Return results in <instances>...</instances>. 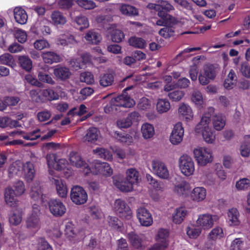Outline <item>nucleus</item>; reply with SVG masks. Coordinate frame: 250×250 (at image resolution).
<instances>
[{
  "instance_id": "52",
  "label": "nucleus",
  "mask_w": 250,
  "mask_h": 250,
  "mask_svg": "<svg viewBox=\"0 0 250 250\" xmlns=\"http://www.w3.org/2000/svg\"><path fill=\"white\" fill-rule=\"evenodd\" d=\"M127 237L131 245L135 248L141 249L143 247L141 238L135 233L133 232L129 233L127 234Z\"/></svg>"
},
{
  "instance_id": "28",
  "label": "nucleus",
  "mask_w": 250,
  "mask_h": 250,
  "mask_svg": "<svg viewBox=\"0 0 250 250\" xmlns=\"http://www.w3.org/2000/svg\"><path fill=\"white\" fill-rule=\"evenodd\" d=\"M187 214V210L184 207L176 208L172 215V221L176 224H180L184 220Z\"/></svg>"
},
{
  "instance_id": "2",
  "label": "nucleus",
  "mask_w": 250,
  "mask_h": 250,
  "mask_svg": "<svg viewBox=\"0 0 250 250\" xmlns=\"http://www.w3.org/2000/svg\"><path fill=\"white\" fill-rule=\"evenodd\" d=\"M214 112V109L213 107H208L207 111L203 113L200 122L195 128V132L201 134L203 140L208 144H214L216 139L214 131L209 126L211 117Z\"/></svg>"
},
{
  "instance_id": "37",
  "label": "nucleus",
  "mask_w": 250,
  "mask_h": 250,
  "mask_svg": "<svg viewBox=\"0 0 250 250\" xmlns=\"http://www.w3.org/2000/svg\"><path fill=\"white\" fill-rule=\"evenodd\" d=\"M84 38L89 43L93 44H97L102 40L100 34L94 30H89L87 31Z\"/></svg>"
},
{
  "instance_id": "15",
  "label": "nucleus",
  "mask_w": 250,
  "mask_h": 250,
  "mask_svg": "<svg viewBox=\"0 0 250 250\" xmlns=\"http://www.w3.org/2000/svg\"><path fill=\"white\" fill-rule=\"evenodd\" d=\"M185 133L184 128L181 122L175 124L169 136V141L175 146L179 145L183 140Z\"/></svg>"
},
{
  "instance_id": "26",
  "label": "nucleus",
  "mask_w": 250,
  "mask_h": 250,
  "mask_svg": "<svg viewBox=\"0 0 250 250\" xmlns=\"http://www.w3.org/2000/svg\"><path fill=\"white\" fill-rule=\"evenodd\" d=\"M173 190L178 195L186 197L189 195L188 194L190 191V187L187 182L182 181L176 183Z\"/></svg>"
},
{
  "instance_id": "16",
  "label": "nucleus",
  "mask_w": 250,
  "mask_h": 250,
  "mask_svg": "<svg viewBox=\"0 0 250 250\" xmlns=\"http://www.w3.org/2000/svg\"><path fill=\"white\" fill-rule=\"evenodd\" d=\"M91 173L94 174L101 173L104 175L109 176L112 174L113 170L108 163L95 160L92 162Z\"/></svg>"
},
{
  "instance_id": "20",
  "label": "nucleus",
  "mask_w": 250,
  "mask_h": 250,
  "mask_svg": "<svg viewBox=\"0 0 250 250\" xmlns=\"http://www.w3.org/2000/svg\"><path fill=\"white\" fill-rule=\"evenodd\" d=\"M31 31L38 35L47 36L51 33L50 28L46 25L45 20L37 21L31 27Z\"/></svg>"
},
{
  "instance_id": "45",
  "label": "nucleus",
  "mask_w": 250,
  "mask_h": 250,
  "mask_svg": "<svg viewBox=\"0 0 250 250\" xmlns=\"http://www.w3.org/2000/svg\"><path fill=\"white\" fill-rule=\"evenodd\" d=\"M54 74L57 78L65 80L70 77L71 72L66 67L57 66L54 69Z\"/></svg>"
},
{
  "instance_id": "13",
  "label": "nucleus",
  "mask_w": 250,
  "mask_h": 250,
  "mask_svg": "<svg viewBox=\"0 0 250 250\" xmlns=\"http://www.w3.org/2000/svg\"><path fill=\"white\" fill-rule=\"evenodd\" d=\"M48 206L50 212L55 217H62L66 211L65 206L58 199H50L48 202Z\"/></svg>"
},
{
  "instance_id": "39",
  "label": "nucleus",
  "mask_w": 250,
  "mask_h": 250,
  "mask_svg": "<svg viewBox=\"0 0 250 250\" xmlns=\"http://www.w3.org/2000/svg\"><path fill=\"white\" fill-rule=\"evenodd\" d=\"M191 102L196 107H201L204 103L202 93L198 90H194L191 93Z\"/></svg>"
},
{
  "instance_id": "3",
  "label": "nucleus",
  "mask_w": 250,
  "mask_h": 250,
  "mask_svg": "<svg viewBox=\"0 0 250 250\" xmlns=\"http://www.w3.org/2000/svg\"><path fill=\"white\" fill-rule=\"evenodd\" d=\"M25 191L23 182L17 181L13 184V187H8L5 189L4 200L7 205L15 207L18 202V197L22 195Z\"/></svg>"
},
{
  "instance_id": "27",
  "label": "nucleus",
  "mask_w": 250,
  "mask_h": 250,
  "mask_svg": "<svg viewBox=\"0 0 250 250\" xmlns=\"http://www.w3.org/2000/svg\"><path fill=\"white\" fill-rule=\"evenodd\" d=\"M41 56L43 62L46 63H57L62 61L60 55L52 51L42 52Z\"/></svg>"
},
{
  "instance_id": "35",
  "label": "nucleus",
  "mask_w": 250,
  "mask_h": 250,
  "mask_svg": "<svg viewBox=\"0 0 250 250\" xmlns=\"http://www.w3.org/2000/svg\"><path fill=\"white\" fill-rule=\"evenodd\" d=\"M108 30L114 42H119L124 38V33L121 30L116 29V26L115 24L110 25L108 28Z\"/></svg>"
},
{
  "instance_id": "46",
  "label": "nucleus",
  "mask_w": 250,
  "mask_h": 250,
  "mask_svg": "<svg viewBox=\"0 0 250 250\" xmlns=\"http://www.w3.org/2000/svg\"><path fill=\"white\" fill-rule=\"evenodd\" d=\"M170 108V104L166 99H159L156 104V110L159 114L167 112Z\"/></svg>"
},
{
  "instance_id": "10",
  "label": "nucleus",
  "mask_w": 250,
  "mask_h": 250,
  "mask_svg": "<svg viewBox=\"0 0 250 250\" xmlns=\"http://www.w3.org/2000/svg\"><path fill=\"white\" fill-rule=\"evenodd\" d=\"M216 75V69L214 65L210 64L205 65L199 72L198 81L203 85L208 84L213 80Z\"/></svg>"
},
{
  "instance_id": "4",
  "label": "nucleus",
  "mask_w": 250,
  "mask_h": 250,
  "mask_svg": "<svg viewBox=\"0 0 250 250\" xmlns=\"http://www.w3.org/2000/svg\"><path fill=\"white\" fill-rule=\"evenodd\" d=\"M41 214L39 205L33 204L31 212L28 215L25 220L26 228L32 234L37 233L41 228Z\"/></svg>"
},
{
  "instance_id": "19",
  "label": "nucleus",
  "mask_w": 250,
  "mask_h": 250,
  "mask_svg": "<svg viewBox=\"0 0 250 250\" xmlns=\"http://www.w3.org/2000/svg\"><path fill=\"white\" fill-rule=\"evenodd\" d=\"M140 114L134 111L129 113L126 118L119 119L117 121V125L120 128H126L131 126L133 122L139 120Z\"/></svg>"
},
{
  "instance_id": "61",
  "label": "nucleus",
  "mask_w": 250,
  "mask_h": 250,
  "mask_svg": "<svg viewBox=\"0 0 250 250\" xmlns=\"http://www.w3.org/2000/svg\"><path fill=\"white\" fill-rule=\"evenodd\" d=\"M250 187V180L247 178L240 179L235 183V188L238 190H245Z\"/></svg>"
},
{
  "instance_id": "59",
  "label": "nucleus",
  "mask_w": 250,
  "mask_h": 250,
  "mask_svg": "<svg viewBox=\"0 0 250 250\" xmlns=\"http://www.w3.org/2000/svg\"><path fill=\"white\" fill-rule=\"evenodd\" d=\"M42 95L45 99L49 101L58 100L59 98L58 93L51 88L43 90Z\"/></svg>"
},
{
  "instance_id": "54",
  "label": "nucleus",
  "mask_w": 250,
  "mask_h": 250,
  "mask_svg": "<svg viewBox=\"0 0 250 250\" xmlns=\"http://www.w3.org/2000/svg\"><path fill=\"white\" fill-rule=\"evenodd\" d=\"M19 61L21 66L27 71H30L32 68V62L26 56H19Z\"/></svg>"
},
{
  "instance_id": "41",
  "label": "nucleus",
  "mask_w": 250,
  "mask_h": 250,
  "mask_svg": "<svg viewBox=\"0 0 250 250\" xmlns=\"http://www.w3.org/2000/svg\"><path fill=\"white\" fill-rule=\"evenodd\" d=\"M169 236V231L167 229H160L156 235L155 239L157 242L167 247L168 245V237Z\"/></svg>"
},
{
  "instance_id": "63",
  "label": "nucleus",
  "mask_w": 250,
  "mask_h": 250,
  "mask_svg": "<svg viewBox=\"0 0 250 250\" xmlns=\"http://www.w3.org/2000/svg\"><path fill=\"white\" fill-rule=\"evenodd\" d=\"M34 47L37 50H42L50 48V45L46 40L40 39L34 42Z\"/></svg>"
},
{
  "instance_id": "58",
  "label": "nucleus",
  "mask_w": 250,
  "mask_h": 250,
  "mask_svg": "<svg viewBox=\"0 0 250 250\" xmlns=\"http://www.w3.org/2000/svg\"><path fill=\"white\" fill-rule=\"evenodd\" d=\"M76 2L80 7L85 10H92L97 6L92 0H76Z\"/></svg>"
},
{
  "instance_id": "9",
  "label": "nucleus",
  "mask_w": 250,
  "mask_h": 250,
  "mask_svg": "<svg viewBox=\"0 0 250 250\" xmlns=\"http://www.w3.org/2000/svg\"><path fill=\"white\" fill-rule=\"evenodd\" d=\"M219 219L218 215L206 213L199 215L196 223L202 230H208L213 227Z\"/></svg>"
},
{
  "instance_id": "14",
  "label": "nucleus",
  "mask_w": 250,
  "mask_h": 250,
  "mask_svg": "<svg viewBox=\"0 0 250 250\" xmlns=\"http://www.w3.org/2000/svg\"><path fill=\"white\" fill-rule=\"evenodd\" d=\"M72 201L76 205H82L86 202L88 196L85 190L81 187L76 186L71 190Z\"/></svg>"
},
{
  "instance_id": "21",
  "label": "nucleus",
  "mask_w": 250,
  "mask_h": 250,
  "mask_svg": "<svg viewBox=\"0 0 250 250\" xmlns=\"http://www.w3.org/2000/svg\"><path fill=\"white\" fill-rule=\"evenodd\" d=\"M137 216L142 226L148 227L153 223V218L151 213L144 208H140L138 209Z\"/></svg>"
},
{
  "instance_id": "64",
  "label": "nucleus",
  "mask_w": 250,
  "mask_h": 250,
  "mask_svg": "<svg viewBox=\"0 0 250 250\" xmlns=\"http://www.w3.org/2000/svg\"><path fill=\"white\" fill-rule=\"evenodd\" d=\"M38 77L39 81L43 83L50 84H54L55 83V81L53 80L51 76L43 73L42 71L39 70L38 71Z\"/></svg>"
},
{
  "instance_id": "17",
  "label": "nucleus",
  "mask_w": 250,
  "mask_h": 250,
  "mask_svg": "<svg viewBox=\"0 0 250 250\" xmlns=\"http://www.w3.org/2000/svg\"><path fill=\"white\" fill-rule=\"evenodd\" d=\"M29 195L31 198L38 204L44 202L46 196L42 193V190L39 182H35L31 187Z\"/></svg>"
},
{
  "instance_id": "47",
  "label": "nucleus",
  "mask_w": 250,
  "mask_h": 250,
  "mask_svg": "<svg viewBox=\"0 0 250 250\" xmlns=\"http://www.w3.org/2000/svg\"><path fill=\"white\" fill-rule=\"evenodd\" d=\"M141 132L143 138L145 139L151 138L155 134V130L152 125L145 123L141 127Z\"/></svg>"
},
{
  "instance_id": "50",
  "label": "nucleus",
  "mask_w": 250,
  "mask_h": 250,
  "mask_svg": "<svg viewBox=\"0 0 250 250\" xmlns=\"http://www.w3.org/2000/svg\"><path fill=\"white\" fill-rule=\"evenodd\" d=\"M77 24L78 28L80 30L87 28L89 26V22L88 19L83 15H80L76 17L74 20Z\"/></svg>"
},
{
  "instance_id": "1",
  "label": "nucleus",
  "mask_w": 250,
  "mask_h": 250,
  "mask_svg": "<svg viewBox=\"0 0 250 250\" xmlns=\"http://www.w3.org/2000/svg\"><path fill=\"white\" fill-rule=\"evenodd\" d=\"M147 7L158 12V16L160 19L156 21V23L157 25L171 26L178 22L176 18L167 13L174 9V7L168 1L160 0L157 1L156 3L148 4Z\"/></svg>"
},
{
  "instance_id": "25",
  "label": "nucleus",
  "mask_w": 250,
  "mask_h": 250,
  "mask_svg": "<svg viewBox=\"0 0 250 250\" xmlns=\"http://www.w3.org/2000/svg\"><path fill=\"white\" fill-rule=\"evenodd\" d=\"M51 182L55 186L58 196L61 198L66 197L68 189L65 183L59 178L52 177Z\"/></svg>"
},
{
  "instance_id": "48",
  "label": "nucleus",
  "mask_w": 250,
  "mask_h": 250,
  "mask_svg": "<svg viewBox=\"0 0 250 250\" xmlns=\"http://www.w3.org/2000/svg\"><path fill=\"white\" fill-rule=\"evenodd\" d=\"M202 229L197 225L190 224L186 229V233L191 239H196L201 233Z\"/></svg>"
},
{
  "instance_id": "30",
  "label": "nucleus",
  "mask_w": 250,
  "mask_h": 250,
  "mask_svg": "<svg viewBox=\"0 0 250 250\" xmlns=\"http://www.w3.org/2000/svg\"><path fill=\"white\" fill-rule=\"evenodd\" d=\"M118 5L120 11L124 15L136 16L139 14L138 10L133 6L125 3H119Z\"/></svg>"
},
{
  "instance_id": "56",
  "label": "nucleus",
  "mask_w": 250,
  "mask_h": 250,
  "mask_svg": "<svg viewBox=\"0 0 250 250\" xmlns=\"http://www.w3.org/2000/svg\"><path fill=\"white\" fill-rule=\"evenodd\" d=\"M65 234L68 238H73L77 234L82 236L81 232L75 228L74 225L71 222H68L65 225Z\"/></svg>"
},
{
  "instance_id": "49",
  "label": "nucleus",
  "mask_w": 250,
  "mask_h": 250,
  "mask_svg": "<svg viewBox=\"0 0 250 250\" xmlns=\"http://www.w3.org/2000/svg\"><path fill=\"white\" fill-rule=\"evenodd\" d=\"M114 137L119 142L127 145H130L133 142V137L129 134L120 133L116 131Z\"/></svg>"
},
{
  "instance_id": "31",
  "label": "nucleus",
  "mask_w": 250,
  "mask_h": 250,
  "mask_svg": "<svg viewBox=\"0 0 250 250\" xmlns=\"http://www.w3.org/2000/svg\"><path fill=\"white\" fill-rule=\"evenodd\" d=\"M22 174H24L25 178L27 182L32 181L35 173L34 167L31 162H26L25 164H22Z\"/></svg>"
},
{
  "instance_id": "29",
  "label": "nucleus",
  "mask_w": 250,
  "mask_h": 250,
  "mask_svg": "<svg viewBox=\"0 0 250 250\" xmlns=\"http://www.w3.org/2000/svg\"><path fill=\"white\" fill-rule=\"evenodd\" d=\"M14 16L16 22L21 24L26 23L28 16L25 10L21 7H16L14 9Z\"/></svg>"
},
{
  "instance_id": "53",
  "label": "nucleus",
  "mask_w": 250,
  "mask_h": 250,
  "mask_svg": "<svg viewBox=\"0 0 250 250\" xmlns=\"http://www.w3.org/2000/svg\"><path fill=\"white\" fill-rule=\"evenodd\" d=\"M93 152L100 158L108 161H110L113 158L112 154L111 152L102 147H97L93 149Z\"/></svg>"
},
{
  "instance_id": "33",
  "label": "nucleus",
  "mask_w": 250,
  "mask_h": 250,
  "mask_svg": "<svg viewBox=\"0 0 250 250\" xmlns=\"http://www.w3.org/2000/svg\"><path fill=\"white\" fill-rule=\"evenodd\" d=\"M226 117L221 113L216 114L213 117L212 125L215 130H222L226 125Z\"/></svg>"
},
{
  "instance_id": "36",
  "label": "nucleus",
  "mask_w": 250,
  "mask_h": 250,
  "mask_svg": "<svg viewBox=\"0 0 250 250\" xmlns=\"http://www.w3.org/2000/svg\"><path fill=\"white\" fill-rule=\"evenodd\" d=\"M239 213L235 208L229 209L228 212L227 221L230 226H238L240 224Z\"/></svg>"
},
{
  "instance_id": "32",
  "label": "nucleus",
  "mask_w": 250,
  "mask_h": 250,
  "mask_svg": "<svg viewBox=\"0 0 250 250\" xmlns=\"http://www.w3.org/2000/svg\"><path fill=\"white\" fill-rule=\"evenodd\" d=\"M22 219V211L20 208H16L12 210L9 215V221L13 226L19 225Z\"/></svg>"
},
{
  "instance_id": "6",
  "label": "nucleus",
  "mask_w": 250,
  "mask_h": 250,
  "mask_svg": "<svg viewBox=\"0 0 250 250\" xmlns=\"http://www.w3.org/2000/svg\"><path fill=\"white\" fill-rule=\"evenodd\" d=\"M193 153L196 162L201 166H205L213 161L212 151L208 147L198 146L194 148Z\"/></svg>"
},
{
  "instance_id": "34",
  "label": "nucleus",
  "mask_w": 250,
  "mask_h": 250,
  "mask_svg": "<svg viewBox=\"0 0 250 250\" xmlns=\"http://www.w3.org/2000/svg\"><path fill=\"white\" fill-rule=\"evenodd\" d=\"M52 23L55 26H61L67 21L66 17L62 13L58 11H53L51 15Z\"/></svg>"
},
{
  "instance_id": "42",
  "label": "nucleus",
  "mask_w": 250,
  "mask_h": 250,
  "mask_svg": "<svg viewBox=\"0 0 250 250\" xmlns=\"http://www.w3.org/2000/svg\"><path fill=\"white\" fill-rule=\"evenodd\" d=\"M126 179L133 185H136L140 180L139 172L134 168L128 169L126 171Z\"/></svg>"
},
{
  "instance_id": "57",
  "label": "nucleus",
  "mask_w": 250,
  "mask_h": 250,
  "mask_svg": "<svg viewBox=\"0 0 250 250\" xmlns=\"http://www.w3.org/2000/svg\"><path fill=\"white\" fill-rule=\"evenodd\" d=\"M224 236L223 229L219 226L213 228L208 234V239L211 240H216L221 239Z\"/></svg>"
},
{
  "instance_id": "8",
  "label": "nucleus",
  "mask_w": 250,
  "mask_h": 250,
  "mask_svg": "<svg viewBox=\"0 0 250 250\" xmlns=\"http://www.w3.org/2000/svg\"><path fill=\"white\" fill-rule=\"evenodd\" d=\"M178 167L185 176L192 175L195 171V164L192 158L188 155H182L178 160Z\"/></svg>"
},
{
  "instance_id": "23",
  "label": "nucleus",
  "mask_w": 250,
  "mask_h": 250,
  "mask_svg": "<svg viewBox=\"0 0 250 250\" xmlns=\"http://www.w3.org/2000/svg\"><path fill=\"white\" fill-rule=\"evenodd\" d=\"M92 61V56L88 53L83 54L82 57L78 60L74 58L69 62V64L75 70L83 68L84 65L89 63Z\"/></svg>"
},
{
  "instance_id": "7",
  "label": "nucleus",
  "mask_w": 250,
  "mask_h": 250,
  "mask_svg": "<svg viewBox=\"0 0 250 250\" xmlns=\"http://www.w3.org/2000/svg\"><path fill=\"white\" fill-rule=\"evenodd\" d=\"M69 160L72 166L81 168L85 175L91 173L92 163L84 160L79 153L71 152L69 154Z\"/></svg>"
},
{
  "instance_id": "22",
  "label": "nucleus",
  "mask_w": 250,
  "mask_h": 250,
  "mask_svg": "<svg viewBox=\"0 0 250 250\" xmlns=\"http://www.w3.org/2000/svg\"><path fill=\"white\" fill-rule=\"evenodd\" d=\"M207 190L203 187H196L191 191L189 197L192 201L195 202H202L207 197Z\"/></svg>"
},
{
  "instance_id": "11",
  "label": "nucleus",
  "mask_w": 250,
  "mask_h": 250,
  "mask_svg": "<svg viewBox=\"0 0 250 250\" xmlns=\"http://www.w3.org/2000/svg\"><path fill=\"white\" fill-rule=\"evenodd\" d=\"M113 210L121 218L125 220H130L132 213L129 206L121 199L116 200L113 206Z\"/></svg>"
},
{
  "instance_id": "12",
  "label": "nucleus",
  "mask_w": 250,
  "mask_h": 250,
  "mask_svg": "<svg viewBox=\"0 0 250 250\" xmlns=\"http://www.w3.org/2000/svg\"><path fill=\"white\" fill-rule=\"evenodd\" d=\"M151 171L159 178L167 180L170 176L169 171L166 164L163 161L155 159L151 162Z\"/></svg>"
},
{
  "instance_id": "60",
  "label": "nucleus",
  "mask_w": 250,
  "mask_h": 250,
  "mask_svg": "<svg viewBox=\"0 0 250 250\" xmlns=\"http://www.w3.org/2000/svg\"><path fill=\"white\" fill-rule=\"evenodd\" d=\"M46 160L48 168L49 169V173L50 174H53V171H52L51 169H55L56 166L57 162V159L56 154H49L46 156Z\"/></svg>"
},
{
  "instance_id": "43",
  "label": "nucleus",
  "mask_w": 250,
  "mask_h": 250,
  "mask_svg": "<svg viewBox=\"0 0 250 250\" xmlns=\"http://www.w3.org/2000/svg\"><path fill=\"white\" fill-rule=\"evenodd\" d=\"M239 151L241 155L243 157H248L250 155V135L244 137V141L242 142Z\"/></svg>"
},
{
  "instance_id": "38",
  "label": "nucleus",
  "mask_w": 250,
  "mask_h": 250,
  "mask_svg": "<svg viewBox=\"0 0 250 250\" xmlns=\"http://www.w3.org/2000/svg\"><path fill=\"white\" fill-rule=\"evenodd\" d=\"M22 163L20 161H16L12 163L8 169L9 177H13L15 175L21 176L22 175Z\"/></svg>"
},
{
  "instance_id": "18",
  "label": "nucleus",
  "mask_w": 250,
  "mask_h": 250,
  "mask_svg": "<svg viewBox=\"0 0 250 250\" xmlns=\"http://www.w3.org/2000/svg\"><path fill=\"white\" fill-rule=\"evenodd\" d=\"M178 114L179 117L186 123L191 122L194 117L192 108L188 104H181L178 109Z\"/></svg>"
},
{
  "instance_id": "5",
  "label": "nucleus",
  "mask_w": 250,
  "mask_h": 250,
  "mask_svg": "<svg viewBox=\"0 0 250 250\" xmlns=\"http://www.w3.org/2000/svg\"><path fill=\"white\" fill-rule=\"evenodd\" d=\"M130 89L127 88L125 89L122 94L118 97L112 99L111 101V106H106L104 107V110L105 112L110 113L114 108L116 109V106H122L124 107H131L135 104V102L133 99H131L126 92V91Z\"/></svg>"
},
{
  "instance_id": "24",
  "label": "nucleus",
  "mask_w": 250,
  "mask_h": 250,
  "mask_svg": "<svg viewBox=\"0 0 250 250\" xmlns=\"http://www.w3.org/2000/svg\"><path fill=\"white\" fill-rule=\"evenodd\" d=\"M100 137V132L98 129L92 127L87 130L83 141L89 144H96V142L99 140Z\"/></svg>"
},
{
  "instance_id": "44",
  "label": "nucleus",
  "mask_w": 250,
  "mask_h": 250,
  "mask_svg": "<svg viewBox=\"0 0 250 250\" xmlns=\"http://www.w3.org/2000/svg\"><path fill=\"white\" fill-rule=\"evenodd\" d=\"M113 183L114 185L120 190L124 192H129L133 190L134 185L127 181V180L120 182L113 178Z\"/></svg>"
},
{
  "instance_id": "51",
  "label": "nucleus",
  "mask_w": 250,
  "mask_h": 250,
  "mask_svg": "<svg viewBox=\"0 0 250 250\" xmlns=\"http://www.w3.org/2000/svg\"><path fill=\"white\" fill-rule=\"evenodd\" d=\"M128 43L130 45L140 49L145 48L147 45V43L144 39L135 36L130 38L128 40Z\"/></svg>"
},
{
  "instance_id": "62",
  "label": "nucleus",
  "mask_w": 250,
  "mask_h": 250,
  "mask_svg": "<svg viewBox=\"0 0 250 250\" xmlns=\"http://www.w3.org/2000/svg\"><path fill=\"white\" fill-rule=\"evenodd\" d=\"M88 213L93 219H98L102 217V213L100 209L96 206H92L88 208Z\"/></svg>"
},
{
  "instance_id": "55",
  "label": "nucleus",
  "mask_w": 250,
  "mask_h": 250,
  "mask_svg": "<svg viewBox=\"0 0 250 250\" xmlns=\"http://www.w3.org/2000/svg\"><path fill=\"white\" fill-rule=\"evenodd\" d=\"M0 63L8 65L13 68L16 66L14 58L9 53H5L0 56Z\"/></svg>"
},
{
  "instance_id": "40",
  "label": "nucleus",
  "mask_w": 250,
  "mask_h": 250,
  "mask_svg": "<svg viewBox=\"0 0 250 250\" xmlns=\"http://www.w3.org/2000/svg\"><path fill=\"white\" fill-rule=\"evenodd\" d=\"M114 77L112 72H106L101 75L99 79L100 85L107 87L111 85L113 83Z\"/></svg>"
}]
</instances>
